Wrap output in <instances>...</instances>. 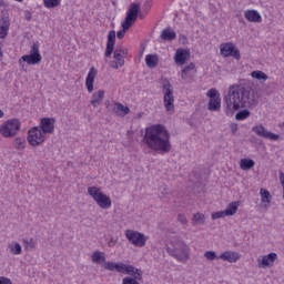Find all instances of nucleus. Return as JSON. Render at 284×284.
Listing matches in <instances>:
<instances>
[{"label": "nucleus", "instance_id": "obj_1", "mask_svg": "<svg viewBox=\"0 0 284 284\" xmlns=\"http://www.w3.org/2000/svg\"><path fill=\"white\" fill-rule=\"evenodd\" d=\"M224 101L226 103V114H232L233 111L241 110V108L254 110L258 105L256 92L252 90V87L245 84L230 85Z\"/></svg>", "mask_w": 284, "mask_h": 284}, {"label": "nucleus", "instance_id": "obj_2", "mask_svg": "<svg viewBox=\"0 0 284 284\" xmlns=\"http://www.w3.org/2000/svg\"><path fill=\"white\" fill-rule=\"evenodd\" d=\"M143 141L149 150H153V152H159L160 154H168L172 150L170 132L162 124H154L146 128Z\"/></svg>", "mask_w": 284, "mask_h": 284}, {"label": "nucleus", "instance_id": "obj_3", "mask_svg": "<svg viewBox=\"0 0 284 284\" xmlns=\"http://www.w3.org/2000/svg\"><path fill=\"white\" fill-rule=\"evenodd\" d=\"M168 254L178 260L179 263H187L190 261V246L180 237H173L166 247Z\"/></svg>", "mask_w": 284, "mask_h": 284}, {"label": "nucleus", "instance_id": "obj_4", "mask_svg": "<svg viewBox=\"0 0 284 284\" xmlns=\"http://www.w3.org/2000/svg\"><path fill=\"white\" fill-rule=\"evenodd\" d=\"M139 10H141L139 4H130L126 11L125 20L122 22V30L118 31L116 33L118 39H123V37H125V32H128V29L136 23V19H139Z\"/></svg>", "mask_w": 284, "mask_h": 284}, {"label": "nucleus", "instance_id": "obj_5", "mask_svg": "<svg viewBox=\"0 0 284 284\" xmlns=\"http://www.w3.org/2000/svg\"><path fill=\"white\" fill-rule=\"evenodd\" d=\"M89 196H92L93 201L101 207L102 210H108L112 207V200L110 196L101 192L100 187L89 186L88 187Z\"/></svg>", "mask_w": 284, "mask_h": 284}, {"label": "nucleus", "instance_id": "obj_6", "mask_svg": "<svg viewBox=\"0 0 284 284\" xmlns=\"http://www.w3.org/2000/svg\"><path fill=\"white\" fill-rule=\"evenodd\" d=\"M21 130V122L17 119L7 120L0 125V134L3 139H14L16 134H19Z\"/></svg>", "mask_w": 284, "mask_h": 284}, {"label": "nucleus", "instance_id": "obj_7", "mask_svg": "<svg viewBox=\"0 0 284 284\" xmlns=\"http://www.w3.org/2000/svg\"><path fill=\"white\" fill-rule=\"evenodd\" d=\"M163 103L166 112L174 114V90L170 81H164L162 84Z\"/></svg>", "mask_w": 284, "mask_h": 284}, {"label": "nucleus", "instance_id": "obj_8", "mask_svg": "<svg viewBox=\"0 0 284 284\" xmlns=\"http://www.w3.org/2000/svg\"><path fill=\"white\" fill-rule=\"evenodd\" d=\"M27 141L32 148H39V145L45 142V133H43L39 126H33L28 132Z\"/></svg>", "mask_w": 284, "mask_h": 284}, {"label": "nucleus", "instance_id": "obj_9", "mask_svg": "<svg viewBox=\"0 0 284 284\" xmlns=\"http://www.w3.org/2000/svg\"><path fill=\"white\" fill-rule=\"evenodd\" d=\"M103 267L109 272H119V274H133L135 271L134 265L125 264L123 262H105Z\"/></svg>", "mask_w": 284, "mask_h": 284}, {"label": "nucleus", "instance_id": "obj_10", "mask_svg": "<svg viewBox=\"0 0 284 284\" xmlns=\"http://www.w3.org/2000/svg\"><path fill=\"white\" fill-rule=\"evenodd\" d=\"M125 236L135 247H145V243H148V237L139 231L126 230Z\"/></svg>", "mask_w": 284, "mask_h": 284}, {"label": "nucleus", "instance_id": "obj_11", "mask_svg": "<svg viewBox=\"0 0 284 284\" xmlns=\"http://www.w3.org/2000/svg\"><path fill=\"white\" fill-rule=\"evenodd\" d=\"M220 52L222 57L225 58L233 57V59H236L237 61L241 59V51L232 42L222 43L220 45Z\"/></svg>", "mask_w": 284, "mask_h": 284}, {"label": "nucleus", "instance_id": "obj_12", "mask_svg": "<svg viewBox=\"0 0 284 284\" xmlns=\"http://www.w3.org/2000/svg\"><path fill=\"white\" fill-rule=\"evenodd\" d=\"M252 132H254L255 134H257V136H261L262 139H268V141H278L281 139V135L265 130V126H263V124L253 126Z\"/></svg>", "mask_w": 284, "mask_h": 284}, {"label": "nucleus", "instance_id": "obj_13", "mask_svg": "<svg viewBox=\"0 0 284 284\" xmlns=\"http://www.w3.org/2000/svg\"><path fill=\"white\" fill-rule=\"evenodd\" d=\"M276 258H278V255L276 253H270L267 255H263L257 258V267L265 268V267H272L274 263L276 262Z\"/></svg>", "mask_w": 284, "mask_h": 284}, {"label": "nucleus", "instance_id": "obj_14", "mask_svg": "<svg viewBox=\"0 0 284 284\" xmlns=\"http://www.w3.org/2000/svg\"><path fill=\"white\" fill-rule=\"evenodd\" d=\"M135 271L126 273L129 276L122 278V284H139V281H143V271L134 267Z\"/></svg>", "mask_w": 284, "mask_h": 284}, {"label": "nucleus", "instance_id": "obj_15", "mask_svg": "<svg viewBox=\"0 0 284 284\" xmlns=\"http://www.w3.org/2000/svg\"><path fill=\"white\" fill-rule=\"evenodd\" d=\"M112 114H115V116H126V114H130V108L123 105L121 102H113L112 104L109 105Z\"/></svg>", "mask_w": 284, "mask_h": 284}, {"label": "nucleus", "instance_id": "obj_16", "mask_svg": "<svg viewBox=\"0 0 284 284\" xmlns=\"http://www.w3.org/2000/svg\"><path fill=\"white\" fill-rule=\"evenodd\" d=\"M42 133L52 134L54 132V118H43L40 121V126H38Z\"/></svg>", "mask_w": 284, "mask_h": 284}, {"label": "nucleus", "instance_id": "obj_17", "mask_svg": "<svg viewBox=\"0 0 284 284\" xmlns=\"http://www.w3.org/2000/svg\"><path fill=\"white\" fill-rule=\"evenodd\" d=\"M114 43H116V32L112 30L108 34V42L104 52V57L106 59H110V57H112V52H114Z\"/></svg>", "mask_w": 284, "mask_h": 284}, {"label": "nucleus", "instance_id": "obj_18", "mask_svg": "<svg viewBox=\"0 0 284 284\" xmlns=\"http://www.w3.org/2000/svg\"><path fill=\"white\" fill-rule=\"evenodd\" d=\"M98 71L94 67H91L85 79V88L90 94L94 92V79H97Z\"/></svg>", "mask_w": 284, "mask_h": 284}, {"label": "nucleus", "instance_id": "obj_19", "mask_svg": "<svg viewBox=\"0 0 284 284\" xmlns=\"http://www.w3.org/2000/svg\"><path fill=\"white\" fill-rule=\"evenodd\" d=\"M217 260L226 261L227 263H236L241 260V254L234 251H226L219 255Z\"/></svg>", "mask_w": 284, "mask_h": 284}, {"label": "nucleus", "instance_id": "obj_20", "mask_svg": "<svg viewBox=\"0 0 284 284\" xmlns=\"http://www.w3.org/2000/svg\"><path fill=\"white\" fill-rule=\"evenodd\" d=\"M190 59V50L187 49H178L175 51L174 61L178 65H185V61Z\"/></svg>", "mask_w": 284, "mask_h": 284}, {"label": "nucleus", "instance_id": "obj_21", "mask_svg": "<svg viewBox=\"0 0 284 284\" xmlns=\"http://www.w3.org/2000/svg\"><path fill=\"white\" fill-rule=\"evenodd\" d=\"M244 17L246 21H250V23H263V17H261V13L254 9L246 10L244 12Z\"/></svg>", "mask_w": 284, "mask_h": 284}, {"label": "nucleus", "instance_id": "obj_22", "mask_svg": "<svg viewBox=\"0 0 284 284\" xmlns=\"http://www.w3.org/2000/svg\"><path fill=\"white\" fill-rule=\"evenodd\" d=\"M261 205L264 210L272 207V194L267 189H260Z\"/></svg>", "mask_w": 284, "mask_h": 284}, {"label": "nucleus", "instance_id": "obj_23", "mask_svg": "<svg viewBox=\"0 0 284 284\" xmlns=\"http://www.w3.org/2000/svg\"><path fill=\"white\" fill-rule=\"evenodd\" d=\"M123 57L124 55L120 54L119 52L113 51L114 60L110 62V67L113 68V70L123 68V65H125V59Z\"/></svg>", "mask_w": 284, "mask_h": 284}, {"label": "nucleus", "instance_id": "obj_24", "mask_svg": "<svg viewBox=\"0 0 284 284\" xmlns=\"http://www.w3.org/2000/svg\"><path fill=\"white\" fill-rule=\"evenodd\" d=\"M43 58L41 55H33L32 53L22 55L21 59L19 60V63L21 64V61H24L28 63V65H37L41 63V60Z\"/></svg>", "mask_w": 284, "mask_h": 284}, {"label": "nucleus", "instance_id": "obj_25", "mask_svg": "<svg viewBox=\"0 0 284 284\" xmlns=\"http://www.w3.org/2000/svg\"><path fill=\"white\" fill-rule=\"evenodd\" d=\"M103 99H105V91L99 90L94 92L91 97V105H93V108H99L103 102Z\"/></svg>", "mask_w": 284, "mask_h": 284}, {"label": "nucleus", "instance_id": "obj_26", "mask_svg": "<svg viewBox=\"0 0 284 284\" xmlns=\"http://www.w3.org/2000/svg\"><path fill=\"white\" fill-rule=\"evenodd\" d=\"M194 63H190L187 67H185L181 72V79H183V81H190V79L194 77Z\"/></svg>", "mask_w": 284, "mask_h": 284}, {"label": "nucleus", "instance_id": "obj_27", "mask_svg": "<svg viewBox=\"0 0 284 284\" xmlns=\"http://www.w3.org/2000/svg\"><path fill=\"white\" fill-rule=\"evenodd\" d=\"M8 30H10V21L6 18L0 20V39L8 37Z\"/></svg>", "mask_w": 284, "mask_h": 284}, {"label": "nucleus", "instance_id": "obj_28", "mask_svg": "<svg viewBox=\"0 0 284 284\" xmlns=\"http://www.w3.org/2000/svg\"><path fill=\"white\" fill-rule=\"evenodd\" d=\"M161 39L163 41H174V39H176V32H174L170 28H165V29H163V31L161 33Z\"/></svg>", "mask_w": 284, "mask_h": 284}, {"label": "nucleus", "instance_id": "obj_29", "mask_svg": "<svg viewBox=\"0 0 284 284\" xmlns=\"http://www.w3.org/2000/svg\"><path fill=\"white\" fill-rule=\"evenodd\" d=\"M145 63L148 68H156V65H159V55L156 54L145 55Z\"/></svg>", "mask_w": 284, "mask_h": 284}, {"label": "nucleus", "instance_id": "obj_30", "mask_svg": "<svg viewBox=\"0 0 284 284\" xmlns=\"http://www.w3.org/2000/svg\"><path fill=\"white\" fill-rule=\"evenodd\" d=\"M91 260H92V263H97L98 265H101V263H106L105 255L101 251L93 252Z\"/></svg>", "mask_w": 284, "mask_h": 284}, {"label": "nucleus", "instance_id": "obj_31", "mask_svg": "<svg viewBox=\"0 0 284 284\" xmlns=\"http://www.w3.org/2000/svg\"><path fill=\"white\" fill-rule=\"evenodd\" d=\"M236 212H239V202L230 203L224 210V213L226 214V216H234Z\"/></svg>", "mask_w": 284, "mask_h": 284}, {"label": "nucleus", "instance_id": "obj_32", "mask_svg": "<svg viewBox=\"0 0 284 284\" xmlns=\"http://www.w3.org/2000/svg\"><path fill=\"white\" fill-rule=\"evenodd\" d=\"M209 110L211 112H219V110H221V98L210 99Z\"/></svg>", "mask_w": 284, "mask_h": 284}, {"label": "nucleus", "instance_id": "obj_33", "mask_svg": "<svg viewBox=\"0 0 284 284\" xmlns=\"http://www.w3.org/2000/svg\"><path fill=\"white\" fill-rule=\"evenodd\" d=\"M254 165H255L254 160L242 159L240 161V168H241V170H244V171L252 170V168H254Z\"/></svg>", "mask_w": 284, "mask_h": 284}, {"label": "nucleus", "instance_id": "obj_34", "mask_svg": "<svg viewBox=\"0 0 284 284\" xmlns=\"http://www.w3.org/2000/svg\"><path fill=\"white\" fill-rule=\"evenodd\" d=\"M193 225H203L205 223V214L194 213L192 217Z\"/></svg>", "mask_w": 284, "mask_h": 284}, {"label": "nucleus", "instance_id": "obj_35", "mask_svg": "<svg viewBox=\"0 0 284 284\" xmlns=\"http://www.w3.org/2000/svg\"><path fill=\"white\" fill-rule=\"evenodd\" d=\"M252 79H256L257 81H262L265 83L267 81L268 77L265 74V72L256 70L251 73Z\"/></svg>", "mask_w": 284, "mask_h": 284}, {"label": "nucleus", "instance_id": "obj_36", "mask_svg": "<svg viewBox=\"0 0 284 284\" xmlns=\"http://www.w3.org/2000/svg\"><path fill=\"white\" fill-rule=\"evenodd\" d=\"M8 248L10 250L11 254H14L16 256L21 254V252H22L21 244H19L18 242H13V243L9 244Z\"/></svg>", "mask_w": 284, "mask_h": 284}, {"label": "nucleus", "instance_id": "obj_37", "mask_svg": "<svg viewBox=\"0 0 284 284\" xmlns=\"http://www.w3.org/2000/svg\"><path fill=\"white\" fill-rule=\"evenodd\" d=\"M13 148L16 150H26V139H23V138H16L13 140Z\"/></svg>", "mask_w": 284, "mask_h": 284}, {"label": "nucleus", "instance_id": "obj_38", "mask_svg": "<svg viewBox=\"0 0 284 284\" xmlns=\"http://www.w3.org/2000/svg\"><path fill=\"white\" fill-rule=\"evenodd\" d=\"M250 111L248 110H242L236 113L235 119L236 121H245V119H248Z\"/></svg>", "mask_w": 284, "mask_h": 284}, {"label": "nucleus", "instance_id": "obj_39", "mask_svg": "<svg viewBox=\"0 0 284 284\" xmlns=\"http://www.w3.org/2000/svg\"><path fill=\"white\" fill-rule=\"evenodd\" d=\"M44 3V8H57L58 6H60L61 0H43Z\"/></svg>", "mask_w": 284, "mask_h": 284}, {"label": "nucleus", "instance_id": "obj_40", "mask_svg": "<svg viewBox=\"0 0 284 284\" xmlns=\"http://www.w3.org/2000/svg\"><path fill=\"white\" fill-rule=\"evenodd\" d=\"M204 257L206 261H216V258H219V256H216V252L214 251H206L204 253Z\"/></svg>", "mask_w": 284, "mask_h": 284}, {"label": "nucleus", "instance_id": "obj_41", "mask_svg": "<svg viewBox=\"0 0 284 284\" xmlns=\"http://www.w3.org/2000/svg\"><path fill=\"white\" fill-rule=\"evenodd\" d=\"M206 97L210 99H221V95L219 94V91L216 89H210L206 93Z\"/></svg>", "mask_w": 284, "mask_h": 284}, {"label": "nucleus", "instance_id": "obj_42", "mask_svg": "<svg viewBox=\"0 0 284 284\" xmlns=\"http://www.w3.org/2000/svg\"><path fill=\"white\" fill-rule=\"evenodd\" d=\"M225 216H227L225 211H217V212L212 213L211 219L213 221H216V219H225Z\"/></svg>", "mask_w": 284, "mask_h": 284}, {"label": "nucleus", "instance_id": "obj_43", "mask_svg": "<svg viewBox=\"0 0 284 284\" xmlns=\"http://www.w3.org/2000/svg\"><path fill=\"white\" fill-rule=\"evenodd\" d=\"M29 54H33L34 57H41V53L39 52V43H33Z\"/></svg>", "mask_w": 284, "mask_h": 284}, {"label": "nucleus", "instance_id": "obj_44", "mask_svg": "<svg viewBox=\"0 0 284 284\" xmlns=\"http://www.w3.org/2000/svg\"><path fill=\"white\" fill-rule=\"evenodd\" d=\"M114 52H118V54H121L122 57H128V48L116 47Z\"/></svg>", "mask_w": 284, "mask_h": 284}, {"label": "nucleus", "instance_id": "obj_45", "mask_svg": "<svg viewBox=\"0 0 284 284\" xmlns=\"http://www.w3.org/2000/svg\"><path fill=\"white\" fill-rule=\"evenodd\" d=\"M159 192L162 194L163 197L168 196L170 194V189H168V185H162L159 187Z\"/></svg>", "mask_w": 284, "mask_h": 284}, {"label": "nucleus", "instance_id": "obj_46", "mask_svg": "<svg viewBox=\"0 0 284 284\" xmlns=\"http://www.w3.org/2000/svg\"><path fill=\"white\" fill-rule=\"evenodd\" d=\"M178 221H179L180 223H182V225H187V217H185L184 214H179V215H178Z\"/></svg>", "mask_w": 284, "mask_h": 284}, {"label": "nucleus", "instance_id": "obj_47", "mask_svg": "<svg viewBox=\"0 0 284 284\" xmlns=\"http://www.w3.org/2000/svg\"><path fill=\"white\" fill-rule=\"evenodd\" d=\"M116 243H119V239L111 237L110 241L108 242V246L109 247H114V245H116Z\"/></svg>", "mask_w": 284, "mask_h": 284}, {"label": "nucleus", "instance_id": "obj_48", "mask_svg": "<svg viewBox=\"0 0 284 284\" xmlns=\"http://www.w3.org/2000/svg\"><path fill=\"white\" fill-rule=\"evenodd\" d=\"M0 284H12V280L6 276H0Z\"/></svg>", "mask_w": 284, "mask_h": 284}, {"label": "nucleus", "instance_id": "obj_49", "mask_svg": "<svg viewBox=\"0 0 284 284\" xmlns=\"http://www.w3.org/2000/svg\"><path fill=\"white\" fill-rule=\"evenodd\" d=\"M23 243L26 244V245H28L29 247H36V243H34V240H30L29 242H28V240H23Z\"/></svg>", "mask_w": 284, "mask_h": 284}, {"label": "nucleus", "instance_id": "obj_50", "mask_svg": "<svg viewBox=\"0 0 284 284\" xmlns=\"http://www.w3.org/2000/svg\"><path fill=\"white\" fill-rule=\"evenodd\" d=\"M231 132L233 134H236V132H239V125L237 124H231Z\"/></svg>", "mask_w": 284, "mask_h": 284}, {"label": "nucleus", "instance_id": "obj_51", "mask_svg": "<svg viewBox=\"0 0 284 284\" xmlns=\"http://www.w3.org/2000/svg\"><path fill=\"white\" fill-rule=\"evenodd\" d=\"M3 116H6V113L0 109V119H3Z\"/></svg>", "mask_w": 284, "mask_h": 284}, {"label": "nucleus", "instance_id": "obj_52", "mask_svg": "<svg viewBox=\"0 0 284 284\" xmlns=\"http://www.w3.org/2000/svg\"><path fill=\"white\" fill-rule=\"evenodd\" d=\"M1 6H3V0H0V8H1Z\"/></svg>", "mask_w": 284, "mask_h": 284}, {"label": "nucleus", "instance_id": "obj_53", "mask_svg": "<svg viewBox=\"0 0 284 284\" xmlns=\"http://www.w3.org/2000/svg\"><path fill=\"white\" fill-rule=\"evenodd\" d=\"M27 19H28V21H30V19H31L30 13H29V16L27 17Z\"/></svg>", "mask_w": 284, "mask_h": 284}, {"label": "nucleus", "instance_id": "obj_54", "mask_svg": "<svg viewBox=\"0 0 284 284\" xmlns=\"http://www.w3.org/2000/svg\"><path fill=\"white\" fill-rule=\"evenodd\" d=\"M16 1H19V2H21V1H23V0H16Z\"/></svg>", "mask_w": 284, "mask_h": 284}]
</instances>
